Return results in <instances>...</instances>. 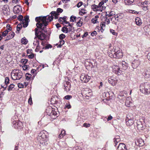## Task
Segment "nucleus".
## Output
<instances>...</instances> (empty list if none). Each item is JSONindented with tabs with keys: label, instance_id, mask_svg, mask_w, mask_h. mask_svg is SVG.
<instances>
[{
	"label": "nucleus",
	"instance_id": "obj_1",
	"mask_svg": "<svg viewBox=\"0 0 150 150\" xmlns=\"http://www.w3.org/2000/svg\"><path fill=\"white\" fill-rule=\"evenodd\" d=\"M46 18V16L37 17L35 19L36 21L37 22L36 24L37 27L38 28H40L42 27L43 25L44 26H46L47 25Z\"/></svg>",
	"mask_w": 150,
	"mask_h": 150
},
{
	"label": "nucleus",
	"instance_id": "obj_2",
	"mask_svg": "<svg viewBox=\"0 0 150 150\" xmlns=\"http://www.w3.org/2000/svg\"><path fill=\"white\" fill-rule=\"evenodd\" d=\"M110 57L111 58H121L123 56V54L122 51L119 48H115L114 49V51H111V53L109 54Z\"/></svg>",
	"mask_w": 150,
	"mask_h": 150
},
{
	"label": "nucleus",
	"instance_id": "obj_3",
	"mask_svg": "<svg viewBox=\"0 0 150 150\" xmlns=\"http://www.w3.org/2000/svg\"><path fill=\"white\" fill-rule=\"evenodd\" d=\"M11 76L14 80L19 79L21 78L22 74L18 70H14L11 73Z\"/></svg>",
	"mask_w": 150,
	"mask_h": 150
},
{
	"label": "nucleus",
	"instance_id": "obj_4",
	"mask_svg": "<svg viewBox=\"0 0 150 150\" xmlns=\"http://www.w3.org/2000/svg\"><path fill=\"white\" fill-rule=\"evenodd\" d=\"M24 20L22 21V22L21 23V24H18L17 26V30L19 31L21 28L22 27V25L24 28L26 27L28 23V20L29 18L28 16H26L24 17Z\"/></svg>",
	"mask_w": 150,
	"mask_h": 150
},
{
	"label": "nucleus",
	"instance_id": "obj_5",
	"mask_svg": "<svg viewBox=\"0 0 150 150\" xmlns=\"http://www.w3.org/2000/svg\"><path fill=\"white\" fill-rule=\"evenodd\" d=\"M91 77L89 76L81 75L80 76L81 81L83 83H87L90 79Z\"/></svg>",
	"mask_w": 150,
	"mask_h": 150
},
{
	"label": "nucleus",
	"instance_id": "obj_6",
	"mask_svg": "<svg viewBox=\"0 0 150 150\" xmlns=\"http://www.w3.org/2000/svg\"><path fill=\"white\" fill-rule=\"evenodd\" d=\"M135 144L137 146H141L144 145V142L142 139H137L135 141Z\"/></svg>",
	"mask_w": 150,
	"mask_h": 150
},
{
	"label": "nucleus",
	"instance_id": "obj_7",
	"mask_svg": "<svg viewBox=\"0 0 150 150\" xmlns=\"http://www.w3.org/2000/svg\"><path fill=\"white\" fill-rule=\"evenodd\" d=\"M117 150H127V149L124 144L120 143L117 147Z\"/></svg>",
	"mask_w": 150,
	"mask_h": 150
},
{
	"label": "nucleus",
	"instance_id": "obj_8",
	"mask_svg": "<svg viewBox=\"0 0 150 150\" xmlns=\"http://www.w3.org/2000/svg\"><path fill=\"white\" fill-rule=\"evenodd\" d=\"M3 12L5 15H8L10 12L9 7L7 5L4 6L3 9Z\"/></svg>",
	"mask_w": 150,
	"mask_h": 150
},
{
	"label": "nucleus",
	"instance_id": "obj_9",
	"mask_svg": "<svg viewBox=\"0 0 150 150\" xmlns=\"http://www.w3.org/2000/svg\"><path fill=\"white\" fill-rule=\"evenodd\" d=\"M21 9V7L19 5H17L15 6L13 8V11L15 13H19Z\"/></svg>",
	"mask_w": 150,
	"mask_h": 150
},
{
	"label": "nucleus",
	"instance_id": "obj_10",
	"mask_svg": "<svg viewBox=\"0 0 150 150\" xmlns=\"http://www.w3.org/2000/svg\"><path fill=\"white\" fill-rule=\"evenodd\" d=\"M38 137H41L43 139L47 137V136L45 135L44 132H40L39 134Z\"/></svg>",
	"mask_w": 150,
	"mask_h": 150
},
{
	"label": "nucleus",
	"instance_id": "obj_11",
	"mask_svg": "<svg viewBox=\"0 0 150 150\" xmlns=\"http://www.w3.org/2000/svg\"><path fill=\"white\" fill-rule=\"evenodd\" d=\"M66 85H67V86H65V89L66 91H69L70 90V88L71 86L70 83L69 82H67L66 83Z\"/></svg>",
	"mask_w": 150,
	"mask_h": 150
},
{
	"label": "nucleus",
	"instance_id": "obj_12",
	"mask_svg": "<svg viewBox=\"0 0 150 150\" xmlns=\"http://www.w3.org/2000/svg\"><path fill=\"white\" fill-rule=\"evenodd\" d=\"M135 22L136 24L139 25H141L142 24V20L139 18H137L135 19Z\"/></svg>",
	"mask_w": 150,
	"mask_h": 150
},
{
	"label": "nucleus",
	"instance_id": "obj_13",
	"mask_svg": "<svg viewBox=\"0 0 150 150\" xmlns=\"http://www.w3.org/2000/svg\"><path fill=\"white\" fill-rule=\"evenodd\" d=\"M99 18L98 16H95V18H93L91 20L92 22L95 24L97 23H98V18Z\"/></svg>",
	"mask_w": 150,
	"mask_h": 150
},
{
	"label": "nucleus",
	"instance_id": "obj_14",
	"mask_svg": "<svg viewBox=\"0 0 150 150\" xmlns=\"http://www.w3.org/2000/svg\"><path fill=\"white\" fill-rule=\"evenodd\" d=\"M83 20L80 18L79 21L77 22L76 25L78 27L81 26L83 24Z\"/></svg>",
	"mask_w": 150,
	"mask_h": 150
},
{
	"label": "nucleus",
	"instance_id": "obj_15",
	"mask_svg": "<svg viewBox=\"0 0 150 150\" xmlns=\"http://www.w3.org/2000/svg\"><path fill=\"white\" fill-rule=\"evenodd\" d=\"M45 35L44 33H42L40 34V35H38V38L41 40H43L45 39Z\"/></svg>",
	"mask_w": 150,
	"mask_h": 150
},
{
	"label": "nucleus",
	"instance_id": "obj_16",
	"mask_svg": "<svg viewBox=\"0 0 150 150\" xmlns=\"http://www.w3.org/2000/svg\"><path fill=\"white\" fill-rule=\"evenodd\" d=\"M134 121L133 120L131 119L129 120L127 122H126V124L127 125L131 126L133 124Z\"/></svg>",
	"mask_w": 150,
	"mask_h": 150
},
{
	"label": "nucleus",
	"instance_id": "obj_17",
	"mask_svg": "<svg viewBox=\"0 0 150 150\" xmlns=\"http://www.w3.org/2000/svg\"><path fill=\"white\" fill-rule=\"evenodd\" d=\"M87 13V11L85 10L81 9L79 12V14L81 16H83V15L86 14Z\"/></svg>",
	"mask_w": 150,
	"mask_h": 150
},
{
	"label": "nucleus",
	"instance_id": "obj_18",
	"mask_svg": "<svg viewBox=\"0 0 150 150\" xmlns=\"http://www.w3.org/2000/svg\"><path fill=\"white\" fill-rule=\"evenodd\" d=\"M21 42L23 44L26 45L28 41L25 38H24L21 39Z\"/></svg>",
	"mask_w": 150,
	"mask_h": 150
},
{
	"label": "nucleus",
	"instance_id": "obj_19",
	"mask_svg": "<svg viewBox=\"0 0 150 150\" xmlns=\"http://www.w3.org/2000/svg\"><path fill=\"white\" fill-rule=\"evenodd\" d=\"M134 1V0H125V2L126 4H131Z\"/></svg>",
	"mask_w": 150,
	"mask_h": 150
},
{
	"label": "nucleus",
	"instance_id": "obj_20",
	"mask_svg": "<svg viewBox=\"0 0 150 150\" xmlns=\"http://www.w3.org/2000/svg\"><path fill=\"white\" fill-rule=\"evenodd\" d=\"M65 132H61V133L59 134L58 136V138L60 139L62 138L65 134Z\"/></svg>",
	"mask_w": 150,
	"mask_h": 150
},
{
	"label": "nucleus",
	"instance_id": "obj_21",
	"mask_svg": "<svg viewBox=\"0 0 150 150\" xmlns=\"http://www.w3.org/2000/svg\"><path fill=\"white\" fill-rule=\"evenodd\" d=\"M51 13L55 16V19H57L58 18L57 16L59 15V14H57V12L53 11L51 12Z\"/></svg>",
	"mask_w": 150,
	"mask_h": 150
},
{
	"label": "nucleus",
	"instance_id": "obj_22",
	"mask_svg": "<svg viewBox=\"0 0 150 150\" xmlns=\"http://www.w3.org/2000/svg\"><path fill=\"white\" fill-rule=\"evenodd\" d=\"M28 60L26 59H22L21 60V62L23 64H26Z\"/></svg>",
	"mask_w": 150,
	"mask_h": 150
},
{
	"label": "nucleus",
	"instance_id": "obj_23",
	"mask_svg": "<svg viewBox=\"0 0 150 150\" xmlns=\"http://www.w3.org/2000/svg\"><path fill=\"white\" fill-rule=\"evenodd\" d=\"M14 85L13 84H11L10 85L8 88V90L9 91L11 90L14 87Z\"/></svg>",
	"mask_w": 150,
	"mask_h": 150
},
{
	"label": "nucleus",
	"instance_id": "obj_24",
	"mask_svg": "<svg viewBox=\"0 0 150 150\" xmlns=\"http://www.w3.org/2000/svg\"><path fill=\"white\" fill-rule=\"evenodd\" d=\"M98 6L95 5H93L92 6V9L94 11H97V8L98 7Z\"/></svg>",
	"mask_w": 150,
	"mask_h": 150
},
{
	"label": "nucleus",
	"instance_id": "obj_25",
	"mask_svg": "<svg viewBox=\"0 0 150 150\" xmlns=\"http://www.w3.org/2000/svg\"><path fill=\"white\" fill-rule=\"evenodd\" d=\"M62 31L63 32L66 33H67L68 32L67 28L65 27H63Z\"/></svg>",
	"mask_w": 150,
	"mask_h": 150
},
{
	"label": "nucleus",
	"instance_id": "obj_26",
	"mask_svg": "<svg viewBox=\"0 0 150 150\" xmlns=\"http://www.w3.org/2000/svg\"><path fill=\"white\" fill-rule=\"evenodd\" d=\"M120 141V139H118H118H114V142L115 143V146H116L117 145V143L118 142H119Z\"/></svg>",
	"mask_w": 150,
	"mask_h": 150
},
{
	"label": "nucleus",
	"instance_id": "obj_27",
	"mask_svg": "<svg viewBox=\"0 0 150 150\" xmlns=\"http://www.w3.org/2000/svg\"><path fill=\"white\" fill-rule=\"evenodd\" d=\"M76 19V17L74 16H72L71 17L70 21L71 22H74V21H75Z\"/></svg>",
	"mask_w": 150,
	"mask_h": 150
},
{
	"label": "nucleus",
	"instance_id": "obj_28",
	"mask_svg": "<svg viewBox=\"0 0 150 150\" xmlns=\"http://www.w3.org/2000/svg\"><path fill=\"white\" fill-rule=\"evenodd\" d=\"M29 66L26 65H24L22 67L23 69L24 70H27L28 69V68Z\"/></svg>",
	"mask_w": 150,
	"mask_h": 150
},
{
	"label": "nucleus",
	"instance_id": "obj_29",
	"mask_svg": "<svg viewBox=\"0 0 150 150\" xmlns=\"http://www.w3.org/2000/svg\"><path fill=\"white\" fill-rule=\"evenodd\" d=\"M103 22L105 25H108L110 21L109 19L106 18L105 21H103Z\"/></svg>",
	"mask_w": 150,
	"mask_h": 150
},
{
	"label": "nucleus",
	"instance_id": "obj_30",
	"mask_svg": "<svg viewBox=\"0 0 150 150\" xmlns=\"http://www.w3.org/2000/svg\"><path fill=\"white\" fill-rule=\"evenodd\" d=\"M63 24L66 26H67V25L70 26V23L69 22L67 21L66 20L64 21L63 23Z\"/></svg>",
	"mask_w": 150,
	"mask_h": 150
},
{
	"label": "nucleus",
	"instance_id": "obj_31",
	"mask_svg": "<svg viewBox=\"0 0 150 150\" xmlns=\"http://www.w3.org/2000/svg\"><path fill=\"white\" fill-rule=\"evenodd\" d=\"M9 31H8V30H5L4 31L2 34L3 36H6Z\"/></svg>",
	"mask_w": 150,
	"mask_h": 150
},
{
	"label": "nucleus",
	"instance_id": "obj_32",
	"mask_svg": "<svg viewBox=\"0 0 150 150\" xmlns=\"http://www.w3.org/2000/svg\"><path fill=\"white\" fill-rule=\"evenodd\" d=\"M5 83L6 84H7L9 83V79L8 77H6L5 79Z\"/></svg>",
	"mask_w": 150,
	"mask_h": 150
},
{
	"label": "nucleus",
	"instance_id": "obj_33",
	"mask_svg": "<svg viewBox=\"0 0 150 150\" xmlns=\"http://www.w3.org/2000/svg\"><path fill=\"white\" fill-rule=\"evenodd\" d=\"M83 4V2L81 1L79 2L77 4V6L78 7H80Z\"/></svg>",
	"mask_w": 150,
	"mask_h": 150
},
{
	"label": "nucleus",
	"instance_id": "obj_34",
	"mask_svg": "<svg viewBox=\"0 0 150 150\" xmlns=\"http://www.w3.org/2000/svg\"><path fill=\"white\" fill-rule=\"evenodd\" d=\"M18 86L19 88H21L24 87V85L22 83H20L18 84Z\"/></svg>",
	"mask_w": 150,
	"mask_h": 150
},
{
	"label": "nucleus",
	"instance_id": "obj_35",
	"mask_svg": "<svg viewBox=\"0 0 150 150\" xmlns=\"http://www.w3.org/2000/svg\"><path fill=\"white\" fill-rule=\"evenodd\" d=\"M62 11L63 10L62 9L60 8H58L57 9V14H58L59 13H61Z\"/></svg>",
	"mask_w": 150,
	"mask_h": 150
},
{
	"label": "nucleus",
	"instance_id": "obj_36",
	"mask_svg": "<svg viewBox=\"0 0 150 150\" xmlns=\"http://www.w3.org/2000/svg\"><path fill=\"white\" fill-rule=\"evenodd\" d=\"M106 25H105V24L103 22H102L101 23V25H100V26H101V28L103 29V28L105 27V26Z\"/></svg>",
	"mask_w": 150,
	"mask_h": 150
},
{
	"label": "nucleus",
	"instance_id": "obj_37",
	"mask_svg": "<svg viewBox=\"0 0 150 150\" xmlns=\"http://www.w3.org/2000/svg\"><path fill=\"white\" fill-rule=\"evenodd\" d=\"M97 33L96 31H94L93 33H91V35L92 36H93L94 35H97Z\"/></svg>",
	"mask_w": 150,
	"mask_h": 150
},
{
	"label": "nucleus",
	"instance_id": "obj_38",
	"mask_svg": "<svg viewBox=\"0 0 150 150\" xmlns=\"http://www.w3.org/2000/svg\"><path fill=\"white\" fill-rule=\"evenodd\" d=\"M110 32L113 35H116L117 33L115 32V31L113 30H111Z\"/></svg>",
	"mask_w": 150,
	"mask_h": 150
},
{
	"label": "nucleus",
	"instance_id": "obj_39",
	"mask_svg": "<svg viewBox=\"0 0 150 150\" xmlns=\"http://www.w3.org/2000/svg\"><path fill=\"white\" fill-rule=\"evenodd\" d=\"M65 35L62 34L60 35L59 36V38L60 39H63L65 38Z\"/></svg>",
	"mask_w": 150,
	"mask_h": 150
},
{
	"label": "nucleus",
	"instance_id": "obj_40",
	"mask_svg": "<svg viewBox=\"0 0 150 150\" xmlns=\"http://www.w3.org/2000/svg\"><path fill=\"white\" fill-rule=\"evenodd\" d=\"M71 98V96L69 95L67 96L64 97L67 100H69Z\"/></svg>",
	"mask_w": 150,
	"mask_h": 150
},
{
	"label": "nucleus",
	"instance_id": "obj_41",
	"mask_svg": "<svg viewBox=\"0 0 150 150\" xmlns=\"http://www.w3.org/2000/svg\"><path fill=\"white\" fill-rule=\"evenodd\" d=\"M90 124H89L84 123L83 124V126L85 127H90Z\"/></svg>",
	"mask_w": 150,
	"mask_h": 150
},
{
	"label": "nucleus",
	"instance_id": "obj_42",
	"mask_svg": "<svg viewBox=\"0 0 150 150\" xmlns=\"http://www.w3.org/2000/svg\"><path fill=\"white\" fill-rule=\"evenodd\" d=\"M104 4L103 1H102L100 2L98 6L99 7H102V5Z\"/></svg>",
	"mask_w": 150,
	"mask_h": 150
},
{
	"label": "nucleus",
	"instance_id": "obj_43",
	"mask_svg": "<svg viewBox=\"0 0 150 150\" xmlns=\"http://www.w3.org/2000/svg\"><path fill=\"white\" fill-rule=\"evenodd\" d=\"M97 11H100V12L102 11V9H101V7H99L98 6Z\"/></svg>",
	"mask_w": 150,
	"mask_h": 150
},
{
	"label": "nucleus",
	"instance_id": "obj_44",
	"mask_svg": "<svg viewBox=\"0 0 150 150\" xmlns=\"http://www.w3.org/2000/svg\"><path fill=\"white\" fill-rule=\"evenodd\" d=\"M28 103L30 104V105H31L32 104V98L31 97H30L29 99V100L28 101Z\"/></svg>",
	"mask_w": 150,
	"mask_h": 150
},
{
	"label": "nucleus",
	"instance_id": "obj_45",
	"mask_svg": "<svg viewBox=\"0 0 150 150\" xmlns=\"http://www.w3.org/2000/svg\"><path fill=\"white\" fill-rule=\"evenodd\" d=\"M69 26V28H67L68 32L71 31L72 30L71 27V25H70V26Z\"/></svg>",
	"mask_w": 150,
	"mask_h": 150
},
{
	"label": "nucleus",
	"instance_id": "obj_46",
	"mask_svg": "<svg viewBox=\"0 0 150 150\" xmlns=\"http://www.w3.org/2000/svg\"><path fill=\"white\" fill-rule=\"evenodd\" d=\"M53 19V17L52 16H49L48 17L47 20H49L50 21H51Z\"/></svg>",
	"mask_w": 150,
	"mask_h": 150
},
{
	"label": "nucleus",
	"instance_id": "obj_47",
	"mask_svg": "<svg viewBox=\"0 0 150 150\" xmlns=\"http://www.w3.org/2000/svg\"><path fill=\"white\" fill-rule=\"evenodd\" d=\"M115 14V12L114 11H111L110 13V15L109 16H111L113 15H114Z\"/></svg>",
	"mask_w": 150,
	"mask_h": 150
},
{
	"label": "nucleus",
	"instance_id": "obj_48",
	"mask_svg": "<svg viewBox=\"0 0 150 150\" xmlns=\"http://www.w3.org/2000/svg\"><path fill=\"white\" fill-rule=\"evenodd\" d=\"M28 57L30 58H33L34 57V55L31 54L30 55H28Z\"/></svg>",
	"mask_w": 150,
	"mask_h": 150
},
{
	"label": "nucleus",
	"instance_id": "obj_49",
	"mask_svg": "<svg viewBox=\"0 0 150 150\" xmlns=\"http://www.w3.org/2000/svg\"><path fill=\"white\" fill-rule=\"evenodd\" d=\"M59 21L61 23H63V21L62 20V18H60L59 19Z\"/></svg>",
	"mask_w": 150,
	"mask_h": 150
},
{
	"label": "nucleus",
	"instance_id": "obj_50",
	"mask_svg": "<svg viewBox=\"0 0 150 150\" xmlns=\"http://www.w3.org/2000/svg\"><path fill=\"white\" fill-rule=\"evenodd\" d=\"M18 18L19 20H21L23 18V17L22 16H18Z\"/></svg>",
	"mask_w": 150,
	"mask_h": 150
},
{
	"label": "nucleus",
	"instance_id": "obj_51",
	"mask_svg": "<svg viewBox=\"0 0 150 150\" xmlns=\"http://www.w3.org/2000/svg\"><path fill=\"white\" fill-rule=\"evenodd\" d=\"M142 126L141 125L140 126H139V124L137 126V127L138 128V129H141L142 127Z\"/></svg>",
	"mask_w": 150,
	"mask_h": 150
},
{
	"label": "nucleus",
	"instance_id": "obj_52",
	"mask_svg": "<svg viewBox=\"0 0 150 150\" xmlns=\"http://www.w3.org/2000/svg\"><path fill=\"white\" fill-rule=\"evenodd\" d=\"M112 119V117L111 116H109L107 119L108 121L111 120Z\"/></svg>",
	"mask_w": 150,
	"mask_h": 150
},
{
	"label": "nucleus",
	"instance_id": "obj_53",
	"mask_svg": "<svg viewBox=\"0 0 150 150\" xmlns=\"http://www.w3.org/2000/svg\"><path fill=\"white\" fill-rule=\"evenodd\" d=\"M14 36V33H11V36H10V38H13Z\"/></svg>",
	"mask_w": 150,
	"mask_h": 150
},
{
	"label": "nucleus",
	"instance_id": "obj_54",
	"mask_svg": "<svg viewBox=\"0 0 150 150\" xmlns=\"http://www.w3.org/2000/svg\"><path fill=\"white\" fill-rule=\"evenodd\" d=\"M114 139H120V137L119 136H117L115 137Z\"/></svg>",
	"mask_w": 150,
	"mask_h": 150
},
{
	"label": "nucleus",
	"instance_id": "obj_55",
	"mask_svg": "<svg viewBox=\"0 0 150 150\" xmlns=\"http://www.w3.org/2000/svg\"><path fill=\"white\" fill-rule=\"evenodd\" d=\"M88 35V33H85L83 35L82 37V38H83L84 37H86Z\"/></svg>",
	"mask_w": 150,
	"mask_h": 150
},
{
	"label": "nucleus",
	"instance_id": "obj_56",
	"mask_svg": "<svg viewBox=\"0 0 150 150\" xmlns=\"http://www.w3.org/2000/svg\"><path fill=\"white\" fill-rule=\"evenodd\" d=\"M7 29H8V31H10L11 30L10 29V25H7Z\"/></svg>",
	"mask_w": 150,
	"mask_h": 150
},
{
	"label": "nucleus",
	"instance_id": "obj_57",
	"mask_svg": "<svg viewBox=\"0 0 150 150\" xmlns=\"http://www.w3.org/2000/svg\"><path fill=\"white\" fill-rule=\"evenodd\" d=\"M52 113V114L54 115H56L57 114L56 112L54 111H53Z\"/></svg>",
	"mask_w": 150,
	"mask_h": 150
},
{
	"label": "nucleus",
	"instance_id": "obj_58",
	"mask_svg": "<svg viewBox=\"0 0 150 150\" xmlns=\"http://www.w3.org/2000/svg\"><path fill=\"white\" fill-rule=\"evenodd\" d=\"M71 107V105L70 104L66 106V108H67L68 109H69Z\"/></svg>",
	"mask_w": 150,
	"mask_h": 150
},
{
	"label": "nucleus",
	"instance_id": "obj_59",
	"mask_svg": "<svg viewBox=\"0 0 150 150\" xmlns=\"http://www.w3.org/2000/svg\"><path fill=\"white\" fill-rule=\"evenodd\" d=\"M40 143L41 144H42V145L43 146L44 145H45V143L44 142H40Z\"/></svg>",
	"mask_w": 150,
	"mask_h": 150
},
{
	"label": "nucleus",
	"instance_id": "obj_60",
	"mask_svg": "<svg viewBox=\"0 0 150 150\" xmlns=\"http://www.w3.org/2000/svg\"><path fill=\"white\" fill-rule=\"evenodd\" d=\"M17 1V0H12V2L13 3H16Z\"/></svg>",
	"mask_w": 150,
	"mask_h": 150
},
{
	"label": "nucleus",
	"instance_id": "obj_61",
	"mask_svg": "<svg viewBox=\"0 0 150 150\" xmlns=\"http://www.w3.org/2000/svg\"><path fill=\"white\" fill-rule=\"evenodd\" d=\"M18 146H15V149L14 150H18Z\"/></svg>",
	"mask_w": 150,
	"mask_h": 150
},
{
	"label": "nucleus",
	"instance_id": "obj_62",
	"mask_svg": "<svg viewBox=\"0 0 150 150\" xmlns=\"http://www.w3.org/2000/svg\"><path fill=\"white\" fill-rule=\"evenodd\" d=\"M112 1L115 3H116L117 2V0H112Z\"/></svg>",
	"mask_w": 150,
	"mask_h": 150
},
{
	"label": "nucleus",
	"instance_id": "obj_63",
	"mask_svg": "<svg viewBox=\"0 0 150 150\" xmlns=\"http://www.w3.org/2000/svg\"><path fill=\"white\" fill-rule=\"evenodd\" d=\"M105 8V6H102L101 7V9H102V10H104Z\"/></svg>",
	"mask_w": 150,
	"mask_h": 150
},
{
	"label": "nucleus",
	"instance_id": "obj_64",
	"mask_svg": "<svg viewBox=\"0 0 150 150\" xmlns=\"http://www.w3.org/2000/svg\"><path fill=\"white\" fill-rule=\"evenodd\" d=\"M56 26L57 28H59L60 26V24L58 23L57 24Z\"/></svg>",
	"mask_w": 150,
	"mask_h": 150
}]
</instances>
